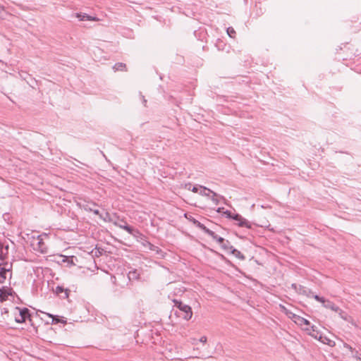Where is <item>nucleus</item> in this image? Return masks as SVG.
I'll use <instances>...</instances> for the list:
<instances>
[{
	"label": "nucleus",
	"instance_id": "obj_20",
	"mask_svg": "<svg viewBox=\"0 0 361 361\" xmlns=\"http://www.w3.org/2000/svg\"><path fill=\"white\" fill-rule=\"evenodd\" d=\"M99 216L101 219L104 220V221H108V222L112 221V219H111V216H110L109 213H108V212H106L104 216H103L102 214H100V215H99Z\"/></svg>",
	"mask_w": 361,
	"mask_h": 361
},
{
	"label": "nucleus",
	"instance_id": "obj_24",
	"mask_svg": "<svg viewBox=\"0 0 361 361\" xmlns=\"http://www.w3.org/2000/svg\"><path fill=\"white\" fill-rule=\"evenodd\" d=\"M144 245L146 246V247H148L149 249L152 250V251H154V250H156V249L158 248L157 246L154 245L153 244H152L149 241H146L145 243L144 244Z\"/></svg>",
	"mask_w": 361,
	"mask_h": 361
},
{
	"label": "nucleus",
	"instance_id": "obj_31",
	"mask_svg": "<svg viewBox=\"0 0 361 361\" xmlns=\"http://www.w3.org/2000/svg\"><path fill=\"white\" fill-rule=\"evenodd\" d=\"M312 337L318 340V338L319 336V334L318 331L316 332V334H310Z\"/></svg>",
	"mask_w": 361,
	"mask_h": 361
},
{
	"label": "nucleus",
	"instance_id": "obj_28",
	"mask_svg": "<svg viewBox=\"0 0 361 361\" xmlns=\"http://www.w3.org/2000/svg\"><path fill=\"white\" fill-rule=\"evenodd\" d=\"M231 245H230V243L228 244V243H224L223 245H221V247L224 249V250H230V247Z\"/></svg>",
	"mask_w": 361,
	"mask_h": 361
},
{
	"label": "nucleus",
	"instance_id": "obj_34",
	"mask_svg": "<svg viewBox=\"0 0 361 361\" xmlns=\"http://www.w3.org/2000/svg\"><path fill=\"white\" fill-rule=\"evenodd\" d=\"M142 104L146 106V104H147V100L145 99V97L144 96H142Z\"/></svg>",
	"mask_w": 361,
	"mask_h": 361
},
{
	"label": "nucleus",
	"instance_id": "obj_23",
	"mask_svg": "<svg viewBox=\"0 0 361 361\" xmlns=\"http://www.w3.org/2000/svg\"><path fill=\"white\" fill-rule=\"evenodd\" d=\"M297 318L300 324L310 325V322L307 319L300 316H298Z\"/></svg>",
	"mask_w": 361,
	"mask_h": 361
},
{
	"label": "nucleus",
	"instance_id": "obj_2",
	"mask_svg": "<svg viewBox=\"0 0 361 361\" xmlns=\"http://www.w3.org/2000/svg\"><path fill=\"white\" fill-rule=\"evenodd\" d=\"M113 224L120 228H122L126 231L129 234L133 235L134 237L143 236V235L137 230L135 229L133 227L128 225L126 221L123 219H121L120 222H113Z\"/></svg>",
	"mask_w": 361,
	"mask_h": 361
},
{
	"label": "nucleus",
	"instance_id": "obj_1",
	"mask_svg": "<svg viewBox=\"0 0 361 361\" xmlns=\"http://www.w3.org/2000/svg\"><path fill=\"white\" fill-rule=\"evenodd\" d=\"M173 302L175 303V306L180 310L181 313V317L185 319L189 320L191 319L192 316V308L188 305L183 304L181 301H178L177 300H174ZM180 317V315H178Z\"/></svg>",
	"mask_w": 361,
	"mask_h": 361
},
{
	"label": "nucleus",
	"instance_id": "obj_33",
	"mask_svg": "<svg viewBox=\"0 0 361 361\" xmlns=\"http://www.w3.org/2000/svg\"><path fill=\"white\" fill-rule=\"evenodd\" d=\"M357 360H361V355H358L357 351H355V355H354Z\"/></svg>",
	"mask_w": 361,
	"mask_h": 361
},
{
	"label": "nucleus",
	"instance_id": "obj_38",
	"mask_svg": "<svg viewBox=\"0 0 361 361\" xmlns=\"http://www.w3.org/2000/svg\"><path fill=\"white\" fill-rule=\"evenodd\" d=\"M221 209H224V208H219L217 211L219 212Z\"/></svg>",
	"mask_w": 361,
	"mask_h": 361
},
{
	"label": "nucleus",
	"instance_id": "obj_21",
	"mask_svg": "<svg viewBox=\"0 0 361 361\" xmlns=\"http://www.w3.org/2000/svg\"><path fill=\"white\" fill-rule=\"evenodd\" d=\"M8 246H6L5 247H1L0 249V259L1 260H4V258H5V255L7 254V252H8Z\"/></svg>",
	"mask_w": 361,
	"mask_h": 361
},
{
	"label": "nucleus",
	"instance_id": "obj_35",
	"mask_svg": "<svg viewBox=\"0 0 361 361\" xmlns=\"http://www.w3.org/2000/svg\"><path fill=\"white\" fill-rule=\"evenodd\" d=\"M292 287H293L295 290H298V286H297L295 283H293V284H292Z\"/></svg>",
	"mask_w": 361,
	"mask_h": 361
},
{
	"label": "nucleus",
	"instance_id": "obj_26",
	"mask_svg": "<svg viewBox=\"0 0 361 361\" xmlns=\"http://www.w3.org/2000/svg\"><path fill=\"white\" fill-rule=\"evenodd\" d=\"M217 243L220 245H223L224 243H228L229 244V241L227 240H225L224 238L222 237H219L217 240Z\"/></svg>",
	"mask_w": 361,
	"mask_h": 361
},
{
	"label": "nucleus",
	"instance_id": "obj_17",
	"mask_svg": "<svg viewBox=\"0 0 361 361\" xmlns=\"http://www.w3.org/2000/svg\"><path fill=\"white\" fill-rule=\"evenodd\" d=\"M114 71H126V65L123 63H116L114 66Z\"/></svg>",
	"mask_w": 361,
	"mask_h": 361
},
{
	"label": "nucleus",
	"instance_id": "obj_29",
	"mask_svg": "<svg viewBox=\"0 0 361 361\" xmlns=\"http://www.w3.org/2000/svg\"><path fill=\"white\" fill-rule=\"evenodd\" d=\"M190 221L192 222V224L197 227V224L195 223H200L199 221H197V219H195V218L190 216V218L189 219Z\"/></svg>",
	"mask_w": 361,
	"mask_h": 361
},
{
	"label": "nucleus",
	"instance_id": "obj_5",
	"mask_svg": "<svg viewBox=\"0 0 361 361\" xmlns=\"http://www.w3.org/2000/svg\"><path fill=\"white\" fill-rule=\"evenodd\" d=\"M322 304L325 308L330 309L336 312H338L341 318L345 319L343 316L344 312L339 307L336 306L333 302L325 299Z\"/></svg>",
	"mask_w": 361,
	"mask_h": 361
},
{
	"label": "nucleus",
	"instance_id": "obj_6",
	"mask_svg": "<svg viewBox=\"0 0 361 361\" xmlns=\"http://www.w3.org/2000/svg\"><path fill=\"white\" fill-rule=\"evenodd\" d=\"M7 264H6L4 267L0 264V283H4V281L7 279V277L11 276V271L10 268H7Z\"/></svg>",
	"mask_w": 361,
	"mask_h": 361
},
{
	"label": "nucleus",
	"instance_id": "obj_10",
	"mask_svg": "<svg viewBox=\"0 0 361 361\" xmlns=\"http://www.w3.org/2000/svg\"><path fill=\"white\" fill-rule=\"evenodd\" d=\"M13 290L12 289L0 288V301L3 302L6 300L8 295H12Z\"/></svg>",
	"mask_w": 361,
	"mask_h": 361
},
{
	"label": "nucleus",
	"instance_id": "obj_16",
	"mask_svg": "<svg viewBox=\"0 0 361 361\" xmlns=\"http://www.w3.org/2000/svg\"><path fill=\"white\" fill-rule=\"evenodd\" d=\"M128 277L130 281L137 280L140 277V272L137 269L131 270L128 272Z\"/></svg>",
	"mask_w": 361,
	"mask_h": 361
},
{
	"label": "nucleus",
	"instance_id": "obj_22",
	"mask_svg": "<svg viewBox=\"0 0 361 361\" xmlns=\"http://www.w3.org/2000/svg\"><path fill=\"white\" fill-rule=\"evenodd\" d=\"M227 34L228 35V36L231 38H235V30L233 29V27H229L227 28Z\"/></svg>",
	"mask_w": 361,
	"mask_h": 361
},
{
	"label": "nucleus",
	"instance_id": "obj_3",
	"mask_svg": "<svg viewBox=\"0 0 361 361\" xmlns=\"http://www.w3.org/2000/svg\"><path fill=\"white\" fill-rule=\"evenodd\" d=\"M30 311L27 308H16V312H15V321L17 323H23L25 322V320L27 318H30Z\"/></svg>",
	"mask_w": 361,
	"mask_h": 361
},
{
	"label": "nucleus",
	"instance_id": "obj_30",
	"mask_svg": "<svg viewBox=\"0 0 361 361\" xmlns=\"http://www.w3.org/2000/svg\"><path fill=\"white\" fill-rule=\"evenodd\" d=\"M207 337H206V336H202V337L200 338V342L203 343H206V342H207Z\"/></svg>",
	"mask_w": 361,
	"mask_h": 361
},
{
	"label": "nucleus",
	"instance_id": "obj_27",
	"mask_svg": "<svg viewBox=\"0 0 361 361\" xmlns=\"http://www.w3.org/2000/svg\"><path fill=\"white\" fill-rule=\"evenodd\" d=\"M201 187H202V185H195V186H192L191 190L193 192H195V193L198 192L199 193Z\"/></svg>",
	"mask_w": 361,
	"mask_h": 361
},
{
	"label": "nucleus",
	"instance_id": "obj_19",
	"mask_svg": "<svg viewBox=\"0 0 361 361\" xmlns=\"http://www.w3.org/2000/svg\"><path fill=\"white\" fill-rule=\"evenodd\" d=\"M199 193L202 196H209V193H213L214 196L216 195L215 192L212 191L210 189L207 188L206 187L202 186Z\"/></svg>",
	"mask_w": 361,
	"mask_h": 361
},
{
	"label": "nucleus",
	"instance_id": "obj_37",
	"mask_svg": "<svg viewBox=\"0 0 361 361\" xmlns=\"http://www.w3.org/2000/svg\"><path fill=\"white\" fill-rule=\"evenodd\" d=\"M345 347H346V348H349L350 350H352V347H351V346H350L349 345L345 344Z\"/></svg>",
	"mask_w": 361,
	"mask_h": 361
},
{
	"label": "nucleus",
	"instance_id": "obj_32",
	"mask_svg": "<svg viewBox=\"0 0 361 361\" xmlns=\"http://www.w3.org/2000/svg\"><path fill=\"white\" fill-rule=\"evenodd\" d=\"M192 187V185L191 183H188L185 185V188L188 189V190H191Z\"/></svg>",
	"mask_w": 361,
	"mask_h": 361
},
{
	"label": "nucleus",
	"instance_id": "obj_4",
	"mask_svg": "<svg viewBox=\"0 0 361 361\" xmlns=\"http://www.w3.org/2000/svg\"><path fill=\"white\" fill-rule=\"evenodd\" d=\"M225 214H226L227 217L232 219L238 222V226L241 227H247L250 228L251 224L250 223L246 220L245 219L243 218L241 215L238 214H233L230 211H226Z\"/></svg>",
	"mask_w": 361,
	"mask_h": 361
},
{
	"label": "nucleus",
	"instance_id": "obj_36",
	"mask_svg": "<svg viewBox=\"0 0 361 361\" xmlns=\"http://www.w3.org/2000/svg\"><path fill=\"white\" fill-rule=\"evenodd\" d=\"M311 329H312V331H314V332H317V331H316V329H316V326H314V325L311 326Z\"/></svg>",
	"mask_w": 361,
	"mask_h": 361
},
{
	"label": "nucleus",
	"instance_id": "obj_7",
	"mask_svg": "<svg viewBox=\"0 0 361 361\" xmlns=\"http://www.w3.org/2000/svg\"><path fill=\"white\" fill-rule=\"evenodd\" d=\"M197 227L202 230L204 233L207 234L210 237L212 238L213 240H216L217 242L218 238L220 237L217 234H216L214 231L207 228L202 223H196Z\"/></svg>",
	"mask_w": 361,
	"mask_h": 361
},
{
	"label": "nucleus",
	"instance_id": "obj_25",
	"mask_svg": "<svg viewBox=\"0 0 361 361\" xmlns=\"http://www.w3.org/2000/svg\"><path fill=\"white\" fill-rule=\"evenodd\" d=\"M311 298H314L317 301L322 302V303H323V302H324V300H325L324 298L320 297L319 295H316L314 293H313V295H312Z\"/></svg>",
	"mask_w": 361,
	"mask_h": 361
},
{
	"label": "nucleus",
	"instance_id": "obj_9",
	"mask_svg": "<svg viewBox=\"0 0 361 361\" xmlns=\"http://www.w3.org/2000/svg\"><path fill=\"white\" fill-rule=\"evenodd\" d=\"M69 292L70 290L68 289L61 286H57L55 289L56 294L63 299L68 298Z\"/></svg>",
	"mask_w": 361,
	"mask_h": 361
},
{
	"label": "nucleus",
	"instance_id": "obj_8",
	"mask_svg": "<svg viewBox=\"0 0 361 361\" xmlns=\"http://www.w3.org/2000/svg\"><path fill=\"white\" fill-rule=\"evenodd\" d=\"M197 227L202 230L204 233L207 234L210 237L212 238L213 240H216L217 242L218 238L220 237L217 234H216L214 231L207 228L202 223H196Z\"/></svg>",
	"mask_w": 361,
	"mask_h": 361
},
{
	"label": "nucleus",
	"instance_id": "obj_15",
	"mask_svg": "<svg viewBox=\"0 0 361 361\" xmlns=\"http://www.w3.org/2000/svg\"><path fill=\"white\" fill-rule=\"evenodd\" d=\"M92 206H97V204L94 202H92L90 204H87L83 206V208L85 210L88 211V212H92L96 215H98V216L100 215L99 211L98 209H94L92 207Z\"/></svg>",
	"mask_w": 361,
	"mask_h": 361
},
{
	"label": "nucleus",
	"instance_id": "obj_12",
	"mask_svg": "<svg viewBox=\"0 0 361 361\" xmlns=\"http://www.w3.org/2000/svg\"><path fill=\"white\" fill-rule=\"evenodd\" d=\"M298 292L308 298H311L313 295V292L310 289L302 286H299Z\"/></svg>",
	"mask_w": 361,
	"mask_h": 361
},
{
	"label": "nucleus",
	"instance_id": "obj_11",
	"mask_svg": "<svg viewBox=\"0 0 361 361\" xmlns=\"http://www.w3.org/2000/svg\"><path fill=\"white\" fill-rule=\"evenodd\" d=\"M318 340L322 342L324 344H326L331 347H333L336 345L335 341L331 340L330 338H327L326 336H323L322 335L319 334V336L318 338Z\"/></svg>",
	"mask_w": 361,
	"mask_h": 361
},
{
	"label": "nucleus",
	"instance_id": "obj_39",
	"mask_svg": "<svg viewBox=\"0 0 361 361\" xmlns=\"http://www.w3.org/2000/svg\"><path fill=\"white\" fill-rule=\"evenodd\" d=\"M114 319H115L116 320L118 321V322L120 321V320H119V319H118V317H115Z\"/></svg>",
	"mask_w": 361,
	"mask_h": 361
},
{
	"label": "nucleus",
	"instance_id": "obj_14",
	"mask_svg": "<svg viewBox=\"0 0 361 361\" xmlns=\"http://www.w3.org/2000/svg\"><path fill=\"white\" fill-rule=\"evenodd\" d=\"M37 250L42 253H46L47 252V247L43 242V240L40 238V235L37 237Z\"/></svg>",
	"mask_w": 361,
	"mask_h": 361
},
{
	"label": "nucleus",
	"instance_id": "obj_18",
	"mask_svg": "<svg viewBox=\"0 0 361 361\" xmlns=\"http://www.w3.org/2000/svg\"><path fill=\"white\" fill-rule=\"evenodd\" d=\"M231 252L237 258L240 259H244L245 257L244 255L237 249L234 248L233 246H231L230 247Z\"/></svg>",
	"mask_w": 361,
	"mask_h": 361
},
{
	"label": "nucleus",
	"instance_id": "obj_13",
	"mask_svg": "<svg viewBox=\"0 0 361 361\" xmlns=\"http://www.w3.org/2000/svg\"><path fill=\"white\" fill-rule=\"evenodd\" d=\"M76 16L80 21H85V20L92 21V20H96V19H97L95 17H92L86 13H76Z\"/></svg>",
	"mask_w": 361,
	"mask_h": 361
}]
</instances>
